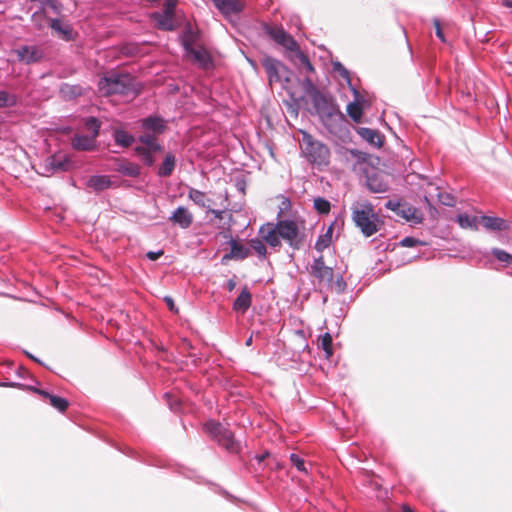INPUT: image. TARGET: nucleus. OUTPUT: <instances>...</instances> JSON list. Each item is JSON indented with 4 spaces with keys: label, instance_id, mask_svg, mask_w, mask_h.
Returning a JSON list of instances; mask_svg holds the SVG:
<instances>
[{
    "label": "nucleus",
    "instance_id": "680f3d73",
    "mask_svg": "<svg viewBox=\"0 0 512 512\" xmlns=\"http://www.w3.org/2000/svg\"><path fill=\"white\" fill-rule=\"evenodd\" d=\"M236 287V282L234 279H229L226 283V288L228 291H233Z\"/></svg>",
    "mask_w": 512,
    "mask_h": 512
},
{
    "label": "nucleus",
    "instance_id": "7ed1b4c3",
    "mask_svg": "<svg viewBox=\"0 0 512 512\" xmlns=\"http://www.w3.org/2000/svg\"><path fill=\"white\" fill-rule=\"evenodd\" d=\"M99 90L105 95L119 94L135 98L139 94L135 79L124 73L111 72L103 76L98 83Z\"/></svg>",
    "mask_w": 512,
    "mask_h": 512
},
{
    "label": "nucleus",
    "instance_id": "6e6d98bb",
    "mask_svg": "<svg viewBox=\"0 0 512 512\" xmlns=\"http://www.w3.org/2000/svg\"><path fill=\"white\" fill-rule=\"evenodd\" d=\"M0 387H11V388L25 389L26 385L18 383V382L4 381V382H0Z\"/></svg>",
    "mask_w": 512,
    "mask_h": 512
},
{
    "label": "nucleus",
    "instance_id": "603ef678",
    "mask_svg": "<svg viewBox=\"0 0 512 512\" xmlns=\"http://www.w3.org/2000/svg\"><path fill=\"white\" fill-rule=\"evenodd\" d=\"M346 282L344 281L341 275H338L336 280L334 281V288L337 293L342 294L346 290Z\"/></svg>",
    "mask_w": 512,
    "mask_h": 512
},
{
    "label": "nucleus",
    "instance_id": "20e7f679",
    "mask_svg": "<svg viewBox=\"0 0 512 512\" xmlns=\"http://www.w3.org/2000/svg\"><path fill=\"white\" fill-rule=\"evenodd\" d=\"M301 151L305 159L318 167L327 166L330 162V149L323 142L315 139L308 132L302 133Z\"/></svg>",
    "mask_w": 512,
    "mask_h": 512
},
{
    "label": "nucleus",
    "instance_id": "9d476101",
    "mask_svg": "<svg viewBox=\"0 0 512 512\" xmlns=\"http://www.w3.org/2000/svg\"><path fill=\"white\" fill-rule=\"evenodd\" d=\"M17 59L25 64L39 62L44 57V51L36 45H23L14 50Z\"/></svg>",
    "mask_w": 512,
    "mask_h": 512
},
{
    "label": "nucleus",
    "instance_id": "e2e57ef3",
    "mask_svg": "<svg viewBox=\"0 0 512 512\" xmlns=\"http://www.w3.org/2000/svg\"><path fill=\"white\" fill-rule=\"evenodd\" d=\"M25 353H26V355H27L30 359H32L33 361H35V362H37V363H41V362H40V360H39L37 357H35L34 355L30 354L29 352H25Z\"/></svg>",
    "mask_w": 512,
    "mask_h": 512
},
{
    "label": "nucleus",
    "instance_id": "473e14b6",
    "mask_svg": "<svg viewBox=\"0 0 512 512\" xmlns=\"http://www.w3.org/2000/svg\"><path fill=\"white\" fill-rule=\"evenodd\" d=\"M135 153L140 157L141 161L144 165L147 167H152L155 163V158L153 156V153L156 151L145 148L144 146H136L134 148Z\"/></svg>",
    "mask_w": 512,
    "mask_h": 512
},
{
    "label": "nucleus",
    "instance_id": "ddd939ff",
    "mask_svg": "<svg viewBox=\"0 0 512 512\" xmlns=\"http://www.w3.org/2000/svg\"><path fill=\"white\" fill-rule=\"evenodd\" d=\"M141 127L155 135H161L166 130V121L161 116H148L140 120Z\"/></svg>",
    "mask_w": 512,
    "mask_h": 512
},
{
    "label": "nucleus",
    "instance_id": "cd10ccee",
    "mask_svg": "<svg viewBox=\"0 0 512 512\" xmlns=\"http://www.w3.org/2000/svg\"><path fill=\"white\" fill-rule=\"evenodd\" d=\"M187 54L192 56L193 60L202 68H208L212 64L211 56L204 48H194Z\"/></svg>",
    "mask_w": 512,
    "mask_h": 512
},
{
    "label": "nucleus",
    "instance_id": "5fc2aeb1",
    "mask_svg": "<svg viewBox=\"0 0 512 512\" xmlns=\"http://www.w3.org/2000/svg\"><path fill=\"white\" fill-rule=\"evenodd\" d=\"M46 5L53 10V12L59 14L62 9V5L57 0H46Z\"/></svg>",
    "mask_w": 512,
    "mask_h": 512
},
{
    "label": "nucleus",
    "instance_id": "7c9ffc66",
    "mask_svg": "<svg viewBox=\"0 0 512 512\" xmlns=\"http://www.w3.org/2000/svg\"><path fill=\"white\" fill-rule=\"evenodd\" d=\"M157 135L152 133H143L138 136V141L141 142L145 148L152 149L154 151H162L163 146L158 142Z\"/></svg>",
    "mask_w": 512,
    "mask_h": 512
},
{
    "label": "nucleus",
    "instance_id": "4d7b16f0",
    "mask_svg": "<svg viewBox=\"0 0 512 512\" xmlns=\"http://www.w3.org/2000/svg\"><path fill=\"white\" fill-rule=\"evenodd\" d=\"M27 389L29 390H32L34 391L35 393L45 397V398H48L50 399V396H52L53 394L49 393L48 391L46 390H42V389H37V388H34V387H31V386H26Z\"/></svg>",
    "mask_w": 512,
    "mask_h": 512
},
{
    "label": "nucleus",
    "instance_id": "2f4dec72",
    "mask_svg": "<svg viewBox=\"0 0 512 512\" xmlns=\"http://www.w3.org/2000/svg\"><path fill=\"white\" fill-rule=\"evenodd\" d=\"M50 28L56 31L66 41L72 40V29L69 25L63 26L58 18L51 19Z\"/></svg>",
    "mask_w": 512,
    "mask_h": 512
},
{
    "label": "nucleus",
    "instance_id": "69168bd1",
    "mask_svg": "<svg viewBox=\"0 0 512 512\" xmlns=\"http://www.w3.org/2000/svg\"><path fill=\"white\" fill-rule=\"evenodd\" d=\"M237 188H238V190L244 192L245 183L244 182H238L237 183Z\"/></svg>",
    "mask_w": 512,
    "mask_h": 512
},
{
    "label": "nucleus",
    "instance_id": "c03bdc74",
    "mask_svg": "<svg viewBox=\"0 0 512 512\" xmlns=\"http://www.w3.org/2000/svg\"><path fill=\"white\" fill-rule=\"evenodd\" d=\"M491 254L500 262L512 264V255L500 248H492Z\"/></svg>",
    "mask_w": 512,
    "mask_h": 512
},
{
    "label": "nucleus",
    "instance_id": "a19ab883",
    "mask_svg": "<svg viewBox=\"0 0 512 512\" xmlns=\"http://www.w3.org/2000/svg\"><path fill=\"white\" fill-rule=\"evenodd\" d=\"M313 207L320 214H328L331 209V204L327 199L317 197L314 199Z\"/></svg>",
    "mask_w": 512,
    "mask_h": 512
},
{
    "label": "nucleus",
    "instance_id": "393cba45",
    "mask_svg": "<svg viewBox=\"0 0 512 512\" xmlns=\"http://www.w3.org/2000/svg\"><path fill=\"white\" fill-rule=\"evenodd\" d=\"M217 9L224 15L236 14L242 10L238 0H213Z\"/></svg>",
    "mask_w": 512,
    "mask_h": 512
},
{
    "label": "nucleus",
    "instance_id": "4c0bfd02",
    "mask_svg": "<svg viewBox=\"0 0 512 512\" xmlns=\"http://www.w3.org/2000/svg\"><path fill=\"white\" fill-rule=\"evenodd\" d=\"M18 99L14 94H10L5 90L0 91V108L13 107L17 104Z\"/></svg>",
    "mask_w": 512,
    "mask_h": 512
},
{
    "label": "nucleus",
    "instance_id": "6e6552de",
    "mask_svg": "<svg viewBox=\"0 0 512 512\" xmlns=\"http://www.w3.org/2000/svg\"><path fill=\"white\" fill-rule=\"evenodd\" d=\"M332 68L333 71L337 72L340 75V77L346 82L349 89L355 96V101L349 103L347 106V114L353 121L359 122L362 116V107L359 103L356 102L359 97V91L352 84L350 72L344 67V65L340 61H332Z\"/></svg>",
    "mask_w": 512,
    "mask_h": 512
},
{
    "label": "nucleus",
    "instance_id": "6ab92c4d",
    "mask_svg": "<svg viewBox=\"0 0 512 512\" xmlns=\"http://www.w3.org/2000/svg\"><path fill=\"white\" fill-rule=\"evenodd\" d=\"M59 94L65 101H71L82 96L84 88L80 84L62 83L59 87Z\"/></svg>",
    "mask_w": 512,
    "mask_h": 512
},
{
    "label": "nucleus",
    "instance_id": "c85d7f7f",
    "mask_svg": "<svg viewBox=\"0 0 512 512\" xmlns=\"http://www.w3.org/2000/svg\"><path fill=\"white\" fill-rule=\"evenodd\" d=\"M333 226L334 223H331L326 229V231L318 236L314 246L318 252H323L326 248H328L331 245Z\"/></svg>",
    "mask_w": 512,
    "mask_h": 512
},
{
    "label": "nucleus",
    "instance_id": "37998d69",
    "mask_svg": "<svg viewBox=\"0 0 512 512\" xmlns=\"http://www.w3.org/2000/svg\"><path fill=\"white\" fill-rule=\"evenodd\" d=\"M320 347L325 351L326 357L332 355V336L330 333L326 332L321 336Z\"/></svg>",
    "mask_w": 512,
    "mask_h": 512
},
{
    "label": "nucleus",
    "instance_id": "39448f33",
    "mask_svg": "<svg viewBox=\"0 0 512 512\" xmlns=\"http://www.w3.org/2000/svg\"><path fill=\"white\" fill-rule=\"evenodd\" d=\"M352 220L366 237L374 235L379 230V218L370 203L352 206Z\"/></svg>",
    "mask_w": 512,
    "mask_h": 512
},
{
    "label": "nucleus",
    "instance_id": "ea45409f",
    "mask_svg": "<svg viewBox=\"0 0 512 512\" xmlns=\"http://www.w3.org/2000/svg\"><path fill=\"white\" fill-rule=\"evenodd\" d=\"M221 205L223 206V209H213L210 207L206 213H211L216 219H222L224 217V214L229 207V195L227 191H225L224 201L221 203Z\"/></svg>",
    "mask_w": 512,
    "mask_h": 512
},
{
    "label": "nucleus",
    "instance_id": "49530a36",
    "mask_svg": "<svg viewBox=\"0 0 512 512\" xmlns=\"http://www.w3.org/2000/svg\"><path fill=\"white\" fill-rule=\"evenodd\" d=\"M295 57L298 59L300 65H302L307 72L312 73L314 72V67L312 63L310 62L307 55H305L302 51H297V54Z\"/></svg>",
    "mask_w": 512,
    "mask_h": 512
},
{
    "label": "nucleus",
    "instance_id": "f704fd0d",
    "mask_svg": "<svg viewBox=\"0 0 512 512\" xmlns=\"http://www.w3.org/2000/svg\"><path fill=\"white\" fill-rule=\"evenodd\" d=\"M265 240L260 238H252L249 241V247L257 254L260 260H265L267 256V248L264 244Z\"/></svg>",
    "mask_w": 512,
    "mask_h": 512
},
{
    "label": "nucleus",
    "instance_id": "2eb2a0df",
    "mask_svg": "<svg viewBox=\"0 0 512 512\" xmlns=\"http://www.w3.org/2000/svg\"><path fill=\"white\" fill-rule=\"evenodd\" d=\"M367 188L373 193H386L389 190V183L384 175L373 173L367 176Z\"/></svg>",
    "mask_w": 512,
    "mask_h": 512
},
{
    "label": "nucleus",
    "instance_id": "de8ad7c7",
    "mask_svg": "<svg viewBox=\"0 0 512 512\" xmlns=\"http://www.w3.org/2000/svg\"><path fill=\"white\" fill-rule=\"evenodd\" d=\"M289 459H290L292 465L295 466L298 471L307 472V469L305 467V461L298 454L291 453L289 456Z\"/></svg>",
    "mask_w": 512,
    "mask_h": 512
},
{
    "label": "nucleus",
    "instance_id": "13d9d810",
    "mask_svg": "<svg viewBox=\"0 0 512 512\" xmlns=\"http://www.w3.org/2000/svg\"><path fill=\"white\" fill-rule=\"evenodd\" d=\"M163 254V250L158 251H149L147 252L146 256L149 260L155 261L157 260L161 255Z\"/></svg>",
    "mask_w": 512,
    "mask_h": 512
},
{
    "label": "nucleus",
    "instance_id": "1a4fd4ad",
    "mask_svg": "<svg viewBox=\"0 0 512 512\" xmlns=\"http://www.w3.org/2000/svg\"><path fill=\"white\" fill-rule=\"evenodd\" d=\"M261 63L265 69L270 85L273 83L290 81V69L278 59L269 55H265Z\"/></svg>",
    "mask_w": 512,
    "mask_h": 512
},
{
    "label": "nucleus",
    "instance_id": "8fccbe9b",
    "mask_svg": "<svg viewBox=\"0 0 512 512\" xmlns=\"http://www.w3.org/2000/svg\"><path fill=\"white\" fill-rule=\"evenodd\" d=\"M177 5V0H165L164 1V9L162 12L170 15H175V9Z\"/></svg>",
    "mask_w": 512,
    "mask_h": 512
},
{
    "label": "nucleus",
    "instance_id": "f03ea898",
    "mask_svg": "<svg viewBox=\"0 0 512 512\" xmlns=\"http://www.w3.org/2000/svg\"><path fill=\"white\" fill-rule=\"evenodd\" d=\"M312 104L329 133L337 135L342 132L346 119L334 101L319 90H315L312 94Z\"/></svg>",
    "mask_w": 512,
    "mask_h": 512
},
{
    "label": "nucleus",
    "instance_id": "dca6fc26",
    "mask_svg": "<svg viewBox=\"0 0 512 512\" xmlns=\"http://www.w3.org/2000/svg\"><path fill=\"white\" fill-rule=\"evenodd\" d=\"M480 223L487 231H505L510 227L508 221L498 216L482 215Z\"/></svg>",
    "mask_w": 512,
    "mask_h": 512
},
{
    "label": "nucleus",
    "instance_id": "0eeeda50",
    "mask_svg": "<svg viewBox=\"0 0 512 512\" xmlns=\"http://www.w3.org/2000/svg\"><path fill=\"white\" fill-rule=\"evenodd\" d=\"M385 207L393 211L398 217L402 218L410 225L421 224L424 220L421 209L407 202L388 200Z\"/></svg>",
    "mask_w": 512,
    "mask_h": 512
},
{
    "label": "nucleus",
    "instance_id": "e433bc0d",
    "mask_svg": "<svg viewBox=\"0 0 512 512\" xmlns=\"http://www.w3.org/2000/svg\"><path fill=\"white\" fill-rule=\"evenodd\" d=\"M196 40L195 34L192 32L191 29H187L183 32V34L180 36L181 45L186 52V54L189 51H192L194 49L193 45Z\"/></svg>",
    "mask_w": 512,
    "mask_h": 512
},
{
    "label": "nucleus",
    "instance_id": "774afa93",
    "mask_svg": "<svg viewBox=\"0 0 512 512\" xmlns=\"http://www.w3.org/2000/svg\"><path fill=\"white\" fill-rule=\"evenodd\" d=\"M24 372H26L25 369L22 366H20L18 368L17 374L18 376L22 377Z\"/></svg>",
    "mask_w": 512,
    "mask_h": 512
},
{
    "label": "nucleus",
    "instance_id": "bb28decb",
    "mask_svg": "<svg viewBox=\"0 0 512 512\" xmlns=\"http://www.w3.org/2000/svg\"><path fill=\"white\" fill-rule=\"evenodd\" d=\"M249 256V248L239 243L235 239L230 240V253L225 255L224 258H233L243 260Z\"/></svg>",
    "mask_w": 512,
    "mask_h": 512
},
{
    "label": "nucleus",
    "instance_id": "338daca9",
    "mask_svg": "<svg viewBox=\"0 0 512 512\" xmlns=\"http://www.w3.org/2000/svg\"><path fill=\"white\" fill-rule=\"evenodd\" d=\"M252 341H253V336L251 335V336H249V337L247 338V340L245 341V345H246V346H251V345H252Z\"/></svg>",
    "mask_w": 512,
    "mask_h": 512
},
{
    "label": "nucleus",
    "instance_id": "4468645a",
    "mask_svg": "<svg viewBox=\"0 0 512 512\" xmlns=\"http://www.w3.org/2000/svg\"><path fill=\"white\" fill-rule=\"evenodd\" d=\"M169 220L182 229H187L193 223V214L184 206H179L169 217Z\"/></svg>",
    "mask_w": 512,
    "mask_h": 512
},
{
    "label": "nucleus",
    "instance_id": "f257e3e1",
    "mask_svg": "<svg viewBox=\"0 0 512 512\" xmlns=\"http://www.w3.org/2000/svg\"><path fill=\"white\" fill-rule=\"evenodd\" d=\"M259 235L273 250L279 251L283 240L293 250L303 246L305 235L300 232L298 224L293 219H280L276 223L266 222L261 225Z\"/></svg>",
    "mask_w": 512,
    "mask_h": 512
},
{
    "label": "nucleus",
    "instance_id": "b1692460",
    "mask_svg": "<svg viewBox=\"0 0 512 512\" xmlns=\"http://www.w3.org/2000/svg\"><path fill=\"white\" fill-rule=\"evenodd\" d=\"M188 198L193 203L206 211L211 207L212 200L206 196V193L196 188L190 187L188 189Z\"/></svg>",
    "mask_w": 512,
    "mask_h": 512
},
{
    "label": "nucleus",
    "instance_id": "3c124183",
    "mask_svg": "<svg viewBox=\"0 0 512 512\" xmlns=\"http://www.w3.org/2000/svg\"><path fill=\"white\" fill-rule=\"evenodd\" d=\"M418 244H422V242L419 239L410 236H407L400 241V245L403 247H415Z\"/></svg>",
    "mask_w": 512,
    "mask_h": 512
},
{
    "label": "nucleus",
    "instance_id": "aec40b11",
    "mask_svg": "<svg viewBox=\"0 0 512 512\" xmlns=\"http://www.w3.org/2000/svg\"><path fill=\"white\" fill-rule=\"evenodd\" d=\"M86 186L98 193L109 189L112 181L109 175H93L87 180Z\"/></svg>",
    "mask_w": 512,
    "mask_h": 512
},
{
    "label": "nucleus",
    "instance_id": "c9c22d12",
    "mask_svg": "<svg viewBox=\"0 0 512 512\" xmlns=\"http://www.w3.org/2000/svg\"><path fill=\"white\" fill-rule=\"evenodd\" d=\"M83 124L85 129L91 132V136L97 139L100 134L101 121L97 117L89 116L84 119Z\"/></svg>",
    "mask_w": 512,
    "mask_h": 512
},
{
    "label": "nucleus",
    "instance_id": "423d86ee",
    "mask_svg": "<svg viewBox=\"0 0 512 512\" xmlns=\"http://www.w3.org/2000/svg\"><path fill=\"white\" fill-rule=\"evenodd\" d=\"M204 430L228 452L236 454L241 451V443L235 439L233 432L220 422L209 420L204 424Z\"/></svg>",
    "mask_w": 512,
    "mask_h": 512
},
{
    "label": "nucleus",
    "instance_id": "a18cd8bd",
    "mask_svg": "<svg viewBox=\"0 0 512 512\" xmlns=\"http://www.w3.org/2000/svg\"><path fill=\"white\" fill-rule=\"evenodd\" d=\"M457 222L461 228H475L476 229V218L470 217L467 214L458 215Z\"/></svg>",
    "mask_w": 512,
    "mask_h": 512
},
{
    "label": "nucleus",
    "instance_id": "052dcab7",
    "mask_svg": "<svg viewBox=\"0 0 512 512\" xmlns=\"http://www.w3.org/2000/svg\"><path fill=\"white\" fill-rule=\"evenodd\" d=\"M304 84H305V86H307L308 88H310L312 90L311 95L314 93L315 90H317L316 87L314 86L313 82L309 78H306L304 80Z\"/></svg>",
    "mask_w": 512,
    "mask_h": 512
},
{
    "label": "nucleus",
    "instance_id": "72a5a7b5",
    "mask_svg": "<svg viewBox=\"0 0 512 512\" xmlns=\"http://www.w3.org/2000/svg\"><path fill=\"white\" fill-rule=\"evenodd\" d=\"M263 30L277 44L283 40L287 33L281 26H270L268 24L263 26Z\"/></svg>",
    "mask_w": 512,
    "mask_h": 512
},
{
    "label": "nucleus",
    "instance_id": "f8f14e48",
    "mask_svg": "<svg viewBox=\"0 0 512 512\" xmlns=\"http://www.w3.org/2000/svg\"><path fill=\"white\" fill-rule=\"evenodd\" d=\"M311 273L319 281L332 282L334 276L333 268L326 266L322 255L315 258L311 265Z\"/></svg>",
    "mask_w": 512,
    "mask_h": 512
},
{
    "label": "nucleus",
    "instance_id": "bf43d9fd",
    "mask_svg": "<svg viewBox=\"0 0 512 512\" xmlns=\"http://www.w3.org/2000/svg\"><path fill=\"white\" fill-rule=\"evenodd\" d=\"M164 300H165V302L167 303V305H168V307H169V309H170L171 311H175V312L177 311V310L175 309L174 301H173V299H172L171 297L166 296V297L164 298Z\"/></svg>",
    "mask_w": 512,
    "mask_h": 512
},
{
    "label": "nucleus",
    "instance_id": "c756f323",
    "mask_svg": "<svg viewBox=\"0 0 512 512\" xmlns=\"http://www.w3.org/2000/svg\"><path fill=\"white\" fill-rule=\"evenodd\" d=\"M175 166H176V157L172 153L169 152L166 154L163 163L159 167V169L157 171V175L159 177H168L173 173Z\"/></svg>",
    "mask_w": 512,
    "mask_h": 512
},
{
    "label": "nucleus",
    "instance_id": "5701e85b",
    "mask_svg": "<svg viewBox=\"0 0 512 512\" xmlns=\"http://www.w3.org/2000/svg\"><path fill=\"white\" fill-rule=\"evenodd\" d=\"M357 133L370 145L381 147L383 144L380 133L375 129L360 127L358 128Z\"/></svg>",
    "mask_w": 512,
    "mask_h": 512
},
{
    "label": "nucleus",
    "instance_id": "a211bd4d",
    "mask_svg": "<svg viewBox=\"0 0 512 512\" xmlns=\"http://www.w3.org/2000/svg\"><path fill=\"white\" fill-rule=\"evenodd\" d=\"M150 17L160 30L173 31L176 29L173 15L164 12H153Z\"/></svg>",
    "mask_w": 512,
    "mask_h": 512
},
{
    "label": "nucleus",
    "instance_id": "9b49d317",
    "mask_svg": "<svg viewBox=\"0 0 512 512\" xmlns=\"http://www.w3.org/2000/svg\"><path fill=\"white\" fill-rule=\"evenodd\" d=\"M70 160L67 156L54 154L47 157L44 162V170L49 174L65 172L69 169Z\"/></svg>",
    "mask_w": 512,
    "mask_h": 512
},
{
    "label": "nucleus",
    "instance_id": "a878e982",
    "mask_svg": "<svg viewBox=\"0 0 512 512\" xmlns=\"http://www.w3.org/2000/svg\"><path fill=\"white\" fill-rule=\"evenodd\" d=\"M112 138L115 144L122 148H128L135 142L134 136L122 128H115L112 132Z\"/></svg>",
    "mask_w": 512,
    "mask_h": 512
},
{
    "label": "nucleus",
    "instance_id": "864d4df0",
    "mask_svg": "<svg viewBox=\"0 0 512 512\" xmlns=\"http://www.w3.org/2000/svg\"><path fill=\"white\" fill-rule=\"evenodd\" d=\"M433 25L435 27V34H436V36L439 38V40L441 42L445 43L446 42V38H445V35H444L443 31H442L439 19L434 18L433 19Z\"/></svg>",
    "mask_w": 512,
    "mask_h": 512
},
{
    "label": "nucleus",
    "instance_id": "09e8293b",
    "mask_svg": "<svg viewBox=\"0 0 512 512\" xmlns=\"http://www.w3.org/2000/svg\"><path fill=\"white\" fill-rule=\"evenodd\" d=\"M436 190L438 191V193H437L438 201L442 205L453 206L455 204V199L451 194L440 192L438 187L436 188Z\"/></svg>",
    "mask_w": 512,
    "mask_h": 512
},
{
    "label": "nucleus",
    "instance_id": "79ce46f5",
    "mask_svg": "<svg viewBox=\"0 0 512 512\" xmlns=\"http://www.w3.org/2000/svg\"><path fill=\"white\" fill-rule=\"evenodd\" d=\"M49 401L51 406L54 407L59 412H64L69 406V402L67 399L56 395L50 396Z\"/></svg>",
    "mask_w": 512,
    "mask_h": 512
},
{
    "label": "nucleus",
    "instance_id": "4be33fe9",
    "mask_svg": "<svg viewBox=\"0 0 512 512\" xmlns=\"http://www.w3.org/2000/svg\"><path fill=\"white\" fill-rule=\"evenodd\" d=\"M115 171L128 177H138L140 175V167L136 163L129 162L125 159H118Z\"/></svg>",
    "mask_w": 512,
    "mask_h": 512
},
{
    "label": "nucleus",
    "instance_id": "0e129e2a",
    "mask_svg": "<svg viewBox=\"0 0 512 512\" xmlns=\"http://www.w3.org/2000/svg\"><path fill=\"white\" fill-rule=\"evenodd\" d=\"M402 512H415V511L412 508H410L408 505H403Z\"/></svg>",
    "mask_w": 512,
    "mask_h": 512
},
{
    "label": "nucleus",
    "instance_id": "58836bf2",
    "mask_svg": "<svg viewBox=\"0 0 512 512\" xmlns=\"http://www.w3.org/2000/svg\"><path fill=\"white\" fill-rule=\"evenodd\" d=\"M282 47H284L286 50L293 52L295 55L297 54V51H301L299 49L297 41L289 34L286 33L283 40L279 43Z\"/></svg>",
    "mask_w": 512,
    "mask_h": 512
},
{
    "label": "nucleus",
    "instance_id": "412c9836",
    "mask_svg": "<svg viewBox=\"0 0 512 512\" xmlns=\"http://www.w3.org/2000/svg\"><path fill=\"white\" fill-rule=\"evenodd\" d=\"M252 296L247 287H244L233 303V310L244 314L251 306Z\"/></svg>",
    "mask_w": 512,
    "mask_h": 512
},
{
    "label": "nucleus",
    "instance_id": "f3484780",
    "mask_svg": "<svg viewBox=\"0 0 512 512\" xmlns=\"http://www.w3.org/2000/svg\"><path fill=\"white\" fill-rule=\"evenodd\" d=\"M71 146L77 151H93L96 148V138L92 136L75 134Z\"/></svg>",
    "mask_w": 512,
    "mask_h": 512
}]
</instances>
